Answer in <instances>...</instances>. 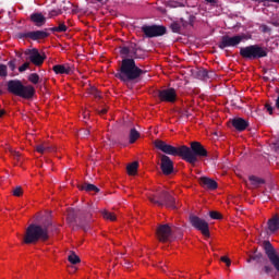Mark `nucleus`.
<instances>
[{"mask_svg":"<svg viewBox=\"0 0 279 279\" xmlns=\"http://www.w3.org/2000/svg\"><path fill=\"white\" fill-rule=\"evenodd\" d=\"M138 51H141V48L134 43L120 47V56H122L123 59L114 77L123 82V84L128 85L132 82L136 84L141 81V76L147 73L136 65V60L142 58Z\"/></svg>","mask_w":279,"mask_h":279,"instance_id":"nucleus-1","label":"nucleus"},{"mask_svg":"<svg viewBox=\"0 0 279 279\" xmlns=\"http://www.w3.org/2000/svg\"><path fill=\"white\" fill-rule=\"evenodd\" d=\"M154 145L156 149L167 154V156H179L190 165H195L198 158H208V150L199 142H191L190 147L186 145L175 147L165 141L156 140Z\"/></svg>","mask_w":279,"mask_h":279,"instance_id":"nucleus-2","label":"nucleus"},{"mask_svg":"<svg viewBox=\"0 0 279 279\" xmlns=\"http://www.w3.org/2000/svg\"><path fill=\"white\" fill-rule=\"evenodd\" d=\"M51 226H53V220L49 215L41 217L40 220H37V223H31L26 228L23 243L32 245L38 243V241H49V228Z\"/></svg>","mask_w":279,"mask_h":279,"instance_id":"nucleus-3","label":"nucleus"},{"mask_svg":"<svg viewBox=\"0 0 279 279\" xmlns=\"http://www.w3.org/2000/svg\"><path fill=\"white\" fill-rule=\"evenodd\" d=\"M66 221L72 228V230H84V232H88L90 230V215L84 216V211L82 209H68Z\"/></svg>","mask_w":279,"mask_h":279,"instance_id":"nucleus-4","label":"nucleus"},{"mask_svg":"<svg viewBox=\"0 0 279 279\" xmlns=\"http://www.w3.org/2000/svg\"><path fill=\"white\" fill-rule=\"evenodd\" d=\"M7 90L22 99H34V95H36V88L32 85H24L21 80H10L7 83Z\"/></svg>","mask_w":279,"mask_h":279,"instance_id":"nucleus-5","label":"nucleus"},{"mask_svg":"<svg viewBox=\"0 0 279 279\" xmlns=\"http://www.w3.org/2000/svg\"><path fill=\"white\" fill-rule=\"evenodd\" d=\"M268 53L267 48L260 45H250L240 48V56L244 60H260L267 58Z\"/></svg>","mask_w":279,"mask_h":279,"instance_id":"nucleus-6","label":"nucleus"},{"mask_svg":"<svg viewBox=\"0 0 279 279\" xmlns=\"http://www.w3.org/2000/svg\"><path fill=\"white\" fill-rule=\"evenodd\" d=\"M149 202L151 204H157V206H166V208H175V198L167 191L162 190L157 193L156 196H149Z\"/></svg>","mask_w":279,"mask_h":279,"instance_id":"nucleus-7","label":"nucleus"},{"mask_svg":"<svg viewBox=\"0 0 279 279\" xmlns=\"http://www.w3.org/2000/svg\"><path fill=\"white\" fill-rule=\"evenodd\" d=\"M243 40H247V35H235V36H228L225 35L221 37L220 43L218 44L219 49H227L228 47H239Z\"/></svg>","mask_w":279,"mask_h":279,"instance_id":"nucleus-8","label":"nucleus"},{"mask_svg":"<svg viewBox=\"0 0 279 279\" xmlns=\"http://www.w3.org/2000/svg\"><path fill=\"white\" fill-rule=\"evenodd\" d=\"M142 32L145 38H158L167 34V28L163 25H143Z\"/></svg>","mask_w":279,"mask_h":279,"instance_id":"nucleus-9","label":"nucleus"},{"mask_svg":"<svg viewBox=\"0 0 279 279\" xmlns=\"http://www.w3.org/2000/svg\"><path fill=\"white\" fill-rule=\"evenodd\" d=\"M190 223L192 228H195V230H198V232H202L203 236H210V228L208 226V222H206V220L195 215H191Z\"/></svg>","mask_w":279,"mask_h":279,"instance_id":"nucleus-10","label":"nucleus"},{"mask_svg":"<svg viewBox=\"0 0 279 279\" xmlns=\"http://www.w3.org/2000/svg\"><path fill=\"white\" fill-rule=\"evenodd\" d=\"M157 97L161 101H166V104H175L178 101V92L173 87L159 89L157 92Z\"/></svg>","mask_w":279,"mask_h":279,"instance_id":"nucleus-11","label":"nucleus"},{"mask_svg":"<svg viewBox=\"0 0 279 279\" xmlns=\"http://www.w3.org/2000/svg\"><path fill=\"white\" fill-rule=\"evenodd\" d=\"M17 38H20L21 40H45V38H49V33H47V31L17 33Z\"/></svg>","mask_w":279,"mask_h":279,"instance_id":"nucleus-12","label":"nucleus"},{"mask_svg":"<svg viewBox=\"0 0 279 279\" xmlns=\"http://www.w3.org/2000/svg\"><path fill=\"white\" fill-rule=\"evenodd\" d=\"M264 250L271 265H274L275 269L279 271V256L276 254V248H274L271 242L264 241Z\"/></svg>","mask_w":279,"mask_h":279,"instance_id":"nucleus-13","label":"nucleus"},{"mask_svg":"<svg viewBox=\"0 0 279 279\" xmlns=\"http://www.w3.org/2000/svg\"><path fill=\"white\" fill-rule=\"evenodd\" d=\"M25 53L26 56H28L29 62H32V64H34L35 66H43L45 60H47V56L40 54V52L36 48L27 50Z\"/></svg>","mask_w":279,"mask_h":279,"instance_id":"nucleus-14","label":"nucleus"},{"mask_svg":"<svg viewBox=\"0 0 279 279\" xmlns=\"http://www.w3.org/2000/svg\"><path fill=\"white\" fill-rule=\"evenodd\" d=\"M157 236L161 243H167V241H171L173 239V228L171 226L161 225L157 229Z\"/></svg>","mask_w":279,"mask_h":279,"instance_id":"nucleus-15","label":"nucleus"},{"mask_svg":"<svg viewBox=\"0 0 279 279\" xmlns=\"http://www.w3.org/2000/svg\"><path fill=\"white\" fill-rule=\"evenodd\" d=\"M161 163H160V169L163 173V175H171L173 173V160H171V157L167 155H161Z\"/></svg>","mask_w":279,"mask_h":279,"instance_id":"nucleus-16","label":"nucleus"},{"mask_svg":"<svg viewBox=\"0 0 279 279\" xmlns=\"http://www.w3.org/2000/svg\"><path fill=\"white\" fill-rule=\"evenodd\" d=\"M199 184L203 186V189H207L208 191H217L218 184L217 181L214 179H210L208 177H201L199 178Z\"/></svg>","mask_w":279,"mask_h":279,"instance_id":"nucleus-17","label":"nucleus"},{"mask_svg":"<svg viewBox=\"0 0 279 279\" xmlns=\"http://www.w3.org/2000/svg\"><path fill=\"white\" fill-rule=\"evenodd\" d=\"M231 123L238 132H245L250 128V122L243 118H234Z\"/></svg>","mask_w":279,"mask_h":279,"instance_id":"nucleus-18","label":"nucleus"},{"mask_svg":"<svg viewBox=\"0 0 279 279\" xmlns=\"http://www.w3.org/2000/svg\"><path fill=\"white\" fill-rule=\"evenodd\" d=\"M215 75V72H208L206 69H198L195 73L194 76L196 80H202L203 82H208V80H213Z\"/></svg>","mask_w":279,"mask_h":279,"instance_id":"nucleus-19","label":"nucleus"},{"mask_svg":"<svg viewBox=\"0 0 279 279\" xmlns=\"http://www.w3.org/2000/svg\"><path fill=\"white\" fill-rule=\"evenodd\" d=\"M268 230L274 234V232H278L279 230V216L275 215L267 221Z\"/></svg>","mask_w":279,"mask_h":279,"instance_id":"nucleus-20","label":"nucleus"},{"mask_svg":"<svg viewBox=\"0 0 279 279\" xmlns=\"http://www.w3.org/2000/svg\"><path fill=\"white\" fill-rule=\"evenodd\" d=\"M52 71L57 75H71V66H66L64 64H57L52 66Z\"/></svg>","mask_w":279,"mask_h":279,"instance_id":"nucleus-21","label":"nucleus"},{"mask_svg":"<svg viewBox=\"0 0 279 279\" xmlns=\"http://www.w3.org/2000/svg\"><path fill=\"white\" fill-rule=\"evenodd\" d=\"M31 21L36 24L37 27H43L47 23V19L43 13H33L31 15Z\"/></svg>","mask_w":279,"mask_h":279,"instance_id":"nucleus-22","label":"nucleus"},{"mask_svg":"<svg viewBox=\"0 0 279 279\" xmlns=\"http://www.w3.org/2000/svg\"><path fill=\"white\" fill-rule=\"evenodd\" d=\"M77 189H80V191H86L87 193H99V187L92 183L78 184Z\"/></svg>","mask_w":279,"mask_h":279,"instance_id":"nucleus-23","label":"nucleus"},{"mask_svg":"<svg viewBox=\"0 0 279 279\" xmlns=\"http://www.w3.org/2000/svg\"><path fill=\"white\" fill-rule=\"evenodd\" d=\"M36 151L38 154H50L51 151H56V148H53V146H49L47 143H41L36 146Z\"/></svg>","mask_w":279,"mask_h":279,"instance_id":"nucleus-24","label":"nucleus"},{"mask_svg":"<svg viewBox=\"0 0 279 279\" xmlns=\"http://www.w3.org/2000/svg\"><path fill=\"white\" fill-rule=\"evenodd\" d=\"M138 138H141V133L135 128L131 129L129 133V143L133 145Z\"/></svg>","mask_w":279,"mask_h":279,"instance_id":"nucleus-25","label":"nucleus"},{"mask_svg":"<svg viewBox=\"0 0 279 279\" xmlns=\"http://www.w3.org/2000/svg\"><path fill=\"white\" fill-rule=\"evenodd\" d=\"M248 180H250L252 186H254V189H258V186H262V184L265 183L264 179H260V178H258L256 175H251L248 178Z\"/></svg>","mask_w":279,"mask_h":279,"instance_id":"nucleus-26","label":"nucleus"},{"mask_svg":"<svg viewBox=\"0 0 279 279\" xmlns=\"http://www.w3.org/2000/svg\"><path fill=\"white\" fill-rule=\"evenodd\" d=\"M252 260H255V263H263V253L255 251L253 255H250V258L246 262L252 263Z\"/></svg>","mask_w":279,"mask_h":279,"instance_id":"nucleus-27","label":"nucleus"},{"mask_svg":"<svg viewBox=\"0 0 279 279\" xmlns=\"http://www.w3.org/2000/svg\"><path fill=\"white\" fill-rule=\"evenodd\" d=\"M126 171L129 175H136V172L138 171V162H132L126 167Z\"/></svg>","mask_w":279,"mask_h":279,"instance_id":"nucleus-28","label":"nucleus"},{"mask_svg":"<svg viewBox=\"0 0 279 279\" xmlns=\"http://www.w3.org/2000/svg\"><path fill=\"white\" fill-rule=\"evenodd\" d=\"M68 29L69 27L64 23H60L59 26L49 28V32H57L59 34H62Z\"/></svg>","mask_w":279,"mask_h":279,"instance_id":"nucleus-29","label":"nucleus"},{"mask_svg":"<svg viewBox=\"0 0 279 279\" xmlns=\"http://www.w3.org/2000/svg\"><path fill=\"white\" fill-rule=\"evenodd\" d=\"M186 19L181 17V23H183L184 27H186V25H193V23H195V15L187 14Z\"/></svg>","mask_w":279,"mask_h":279,"instance_id":"nucleus-30","label":"nucleus"},{"mask_svg":"<svg viewBox=\"0 0 279 279\" xmlns=\"http://www.w3.org/2000/svg\"><path fill=\"white\" fill-rule=\"evenodd\" d=\"M102 217L107 221H117V216L108 210L102 211Z\"/></svg>","mask_w":279,"mask_h":279,"instance_id":"nucleus-31","label":"nucleus"},{"mask_svg":"<svg viewBox=\"0 0 279 279\" xmlns=\"http://www.w3.org/2000/svg\"><path fill=\"white\" fill-rule=\"evenodd\" d=\"M28 82H31V84H39L40 76L37 73H32L28 75Z\"/></svg>","mask_w":279,"mask_h":279,"instance_id":"nucleus-32","label":"nucleus"},{"mask_svg":"<svg viewBox=\"0 0 279 279\" xmlns=\"http://www.w3.org/2000/svg\"><path fill=\"white\" fill-rule=\"evenodd\" d=\"M68 259L72 265H77V263H80V256H77L75 253L69 255Z\"/></svg>","mask_w":279,"mask_h":279,"instance_id":"nucleus-33","label":"nucleus"},{"mask_svg":"<svg viewBox=\"0 0 279 279\" xmlns=\"http://www.w3.org/2000/svg\"><path fill=\"white\" fill-rule=\"evenodd\" d=\"M170 28L173 32V34H180V31L182 29V26H180V24H178V22H173L170 25Z\"/></svg>","mask_w":279,"mask_h":279,"instance_id":"nucleus-34","label":"nucleus"},{"mask_svg":"<svg viewBox=\"0 0 279 279\" xmlns=\"http://www.w3.org/2000/svg\"><path fill=\"white\" fill-rule=\"evenodd\" d=\"M8 76V65L0 63V77H7Z\"/></svg>","mask_w":279,"mask_h":279,"instance_id":"nucleus-35","label":"nucleus"},{"mask_svg":"<svg viewBox=\"0 0 279 279\" xmlns=\"http://www.w3.org/2000/svg\"><path fill=\"white\" fill-rule=\"evenodd\" d=\"M93 130V126H89L88 129H85V130H81L78 132V136H90V131Z\"/></svg>","mask_w":279,"mask_h":279,"instance_id":"nucleus-36","label":"nucleus"},{"mask_svg":"<svg viewBox=\"0 0 279 279\" xmlns=\"http://www.w3.org/2000/svg\"><path fill=\"white\" fill-rule=\"evenodd\" d=\"M209 217L210 219H216V220L223 219V216H221L219 211H209Z\"/></svg>","mask_w":279,"mask_h":279,"instance_id":"nucleus-37","label":"nucleus"},{"mask_svg":"<svg viewBox=\"0 0 279 279\" xmlns=\"http://www.w3.org/2000/svg\"><path fill=\"white\" fill-rule=\"evenodd\" d=\"M10 71L14 72L16 71V59H12L8 62V65Z\"/></svg>","mask_w":279,"mask_h":279,"instance_id":"nucleus-38","label":"nucleus"},{"mask_svg":"<svg viewBox=\"0 0 279 279\" xmlns=\"http://www.w3.org/2000/svg\"><path fill=\"white\" fill-rule=\"evenodd\" d=\"M13 195H14L15 197H21V195H23V187L16 186V187L13 190Z\"/></svg>","mask_w":279,"mask_h":279,"instance_id":"nucleus-39","label":"nucleus"},{"mask_svg":"<svg viewBox=\"0 0 279 279\" xmlns=\"http://www.w3.org/2000/svg\"><path fill=\"white\" fill-rule=\"evenodd\" d=\"M9 154H11L13 158H15V160H19V158H21V154L12 148H9Z\"/></svg>","mask_w":279,"mask_h":279,"instance_id":"nucleus-40","label":"nucleus"},{"mask_svg":"<svg viewBox=\"0 0 279 279\" xmlns=\"http://www.w3.org/2000/svg\"><path fill=\"white\" fill-rule=\"evenodd\" d=\"M89 93H90V95H93L96 99L99 98V97H101V96L99 95V90H98L97 88H95V87H92Z\"/></svg>","mask_w":279,"mask_h":279,"instance_id":"nucleus-41","label":"nucleus"},{"mask_svg":"<svg viewBox=\"0 0 279 279\" xmlns=\"http://www.w3.org/2000/svg\"><path fill=\"white\" fill-rule=\"evenodd\" d=\"M26 69H29V62H25V63H23L20 68H19V72L20 73H24V71L26 70Z\"/></svg>","mask_w":279,"mask_h":279,"instance_id":"nucleus-42","label":"nucleus"},{"mask_svg":"<svg viewBox=\"0 0 279 279\" xmlns=\"http://www.w3.org/2000/svg\"><path fill=\"white\" fill-rule=\"evenodd\" d=\"M179 114H182V117H186V119H189V117H191V112L189 111V109L180 110Z\"/></svg>","mask_w":279,"mask_h":279,"instance_id":"nucleus-43","label":"nucleus"},{"mask_svg":"<svg viewBox=\"0 0 279 279\" xmlns=\"http://www.w3.org/2000/svg\"><path fill=\"white\" fill-rule=\"evenodd\" d=\"M220 260H221L222 263H226L227 267H230V265H232V262L230 260V258H228V257H226V256H222V257L220 258Z\"/></svg>","mask_w":279,"mask_h":279,"instance_id":"nucleus-44","label":"nucleus"},{"mask_svg":"<svg viewBox=\"0 0 279 279\" xmlns=\"http://www.w3.org/2000/svg\"><path fill=\"white\" fill-rule=\"evenodd\" d=\"M260 28L264 34H269V32H271V28L265 24H263Z\"/></svg>","mask_w":279,"mask_h":279,"instance_id":"nucleus-45","label":"nucleus"},{"mask_svg":"<svg viewBox=\"0 0 279 279\" xmlns=\"http://www.w3.org/2000/svg\"><path fill=\"white\" fill-rule=\"evenodd\" d=\"M265 108L269 114H274V107L270 104H266Z\"/></svg>","mask_w":279,"mask_h":279,"instance_id":"nucleus-46","label":"nucleus"},{"mask_svg":"<svg viewBox=\"0 0 279 279\" xmlns=\"http://www.w3.org/2000/svg\"><path fill=\"white\" fill-rule=\"evenodd\" d=\"M271 271H274V268L271 266H264L265 274H271Z\"/></svg>","mask_w":279,"mask_h":279,"instance_id":"nucleus-47","label":"nucleus"},{"mask_svg":"<svg viewBox=\"0 0 279 279\" xmlns=\"http://www.w3.org/2000/svg\"><path fill=\"white\" fill-rule=\"evenodd\" d=\"M107 112H108V108H102L98 110V114H100V117H104L105 114H107Z\"/></svg>","mask_w":279,"mask_h":279,"instance_id":"nucleus-48","label":"nucleus"},{"mask_svg":"<svg viewBox=\"0 0 279 279\" xmlns=\"http://www.w3.org/2000/svg\"><path fill=\"white\" fill-rule=\"evenodd\" d=\"M124 267H126V269H130V267H132V263L128 262V259H124Z\"/></svg>","mask_w":279,"mask_h":279,"instance_id":"nucleus-49","label":"nucleus"},{"mask_svg":"<svg viewBox=\"0 0 279 279\" xmlns=\"http://www.w3.org/2000/svg\"><path fill=\"white\" fill-rule=\"evenodd\" d=\"M275 151L276 154H279V141L275 143Z\"/></svg>","mask_w":279,"mask_h":279,"instance_id":"nucleus-50","label":"nucleus"},{"mask_svg":"<svg viewBox=\"0 0 279 279\" xmlns=\"http://www.w3.org/2000/svg\"><path fill=\"white\" fill-rule=\"evenodd\" d=\"M207 3H211L213 5H215V3H217V0H205Z\"/></svg>","mask_w":279,"mask_h":279,"instance_id":"nucleus-51","label":"nucleus"},{"mask_svg":"<svg viewBox=\"0 0 279 279\" xmlns=\"http://www.w3.org/2000/svg\"><path fill=\"white\" fill-rule=\"evenodd\" d=\"M276 108H277V110H279V95H278V97L276 99Z\"/></svg>","mask_w":279,"mask_h":279,"instance_id":"nucleus-52","label":"nucleus"},{"mask_svg":"<svg viewBox=\"0 0 279 279\" xmlns=\"http://www.w3.org/2000/svg\"><path fill=\"white\" fill-rule=\"evenodd\" d=\"M5 114V110H0V119H1V117H3Z\"/></svg>","mask_w":279,"mask_h":279,"instance_id":"nucleus-53","label":"nucleus"},{"mask_svg":"<svg viewBox=\"0 0 279 279\" xmlns=\"http://www.w3.org/2000/svg\"><path fill=\"white\" fill-rule=\"evenodd\" d=\"M17 58H23V52H16Z\"/></svg>","mask_w":279,"mask_h":279,"instance_id":"nucleus-54","label":"nucleus"},{"mask_svg":"<svg viewBox=\"0 0 279 279\" xmlns=\"http://www.w3.org/2000/svg\"><path fill=\"white\" fill-rule=\"evenodd\" d=\"M275 27H278V23L277 22H272L271 23Z\"/></svg>","mask_w":279,"mask_h":279,"instance_id":"nucleus-55","label":"nucleus"},{"mask_svg":"<svg viewBox=\"0 0 279 279\" xmlns=\"http://www.w3.org/2000/svg\"><path fill=\"white\" fill-rule=\"evenodd\" d=\"M0 95H3V90L0 89Z\"/></svg>","mask_w":279,"mask_h":279,"instance_id":"nucleus-56","label":"nucleus"},{"mask_svg":"<svg viewBox=\"0 0 279 279\" xmlns=\"http://www.w3.org/2000/svg\"><path fill=\"white\" fill-rule=\"evenodd\" d=\"M96 1L101 2V1H104V0H96Z\"/></svg>","mask_w":279,"mask_h":279,"instance_id":"nucleus-57","label":"nucleus"}]
</instances>
